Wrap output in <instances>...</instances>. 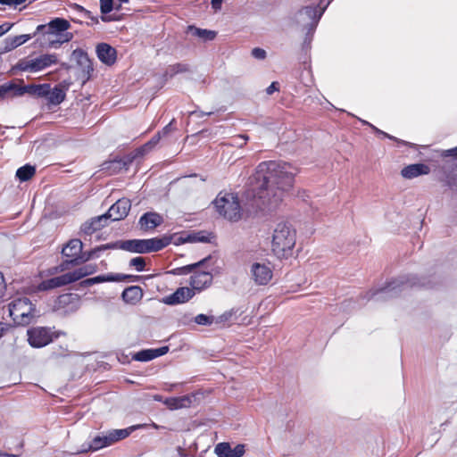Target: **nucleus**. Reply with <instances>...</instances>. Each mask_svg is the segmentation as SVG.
Wrapping results in <instances>:
<instances>
[{
    "label": "nucleus",
    "instance_id": "obj_64",
    "mask_svg": "<svg viewBox=\"0 0 457 457\" xmlns=\"http://www.w3.org/2000/svg\"><path fill=\"white\" fill-rule=\"evenodd\" d=\"M279 90V84L277 81H273L267 88L266 93L267 95H272L274 92H277Z\"/></svg>",
    "mask_w": 457,
    "mask_h": 457
},
{
    "label": "nucleus",
    "instance_id": "obj_38",
    "mask_svg": "<svg viewBox=\"0 0 457 457\" xmlns=\"http://www.w3.org/2000/svg\"><path fill=\"white\" fill-rule=\"evenodd\" d=\"M12 71H29L35 73L32 60L28 58L20 59L16 64L12 66Z\"/></svg>",
    "mask_w": 457,
    "mask_h": 457
},
{
    "label": "nucleus",
    "instance_id": "obj_32",
    "mask_svg": "<svg viewBox=\"0 0 457 457\" xmlns=\"http://www.w3.org/2000/svg\"><path fill=\"white\" fill-rule=\"evenodd\" d=\"M36 173V167L29 163L18 168L15 177L20 182H26L29 180Z\"/></svg>",
    "mask_w": 457,
    "mask_h": 457
},
{
    "label": "nucleus",
    "instance_id": "obj_20",
    "mask_svg": "<svg viewBox=\"0 0 457 457\" xmlns=\"http://www.w3.org/2000/svg\"><path fill=\"white\" fill-rule=\"evenodd\" d=\"M108 221L109 220L104 213L96 217H93L81 224L79 234L91 236L96 231L107 226Z\"/></svg>",
    "mask_w": 457,
    "mask_h": 457
},
{
    "label": "nucleus",
    "instance_id": "obj_3",
    "mask_svg": "<svg viewBox=\"0 0 457 457\" xmlns=\"http://www.w3.org/2000/svg\"><path fill=\"white\" fill-rule=\"evenodd\" d=\"M142 427L143 425H133L126 428L110 429L106 432H102L101 434L94 436L90 442L82 444L75 453L81 454L88 452H96L103 448L108 447L122 439L127 438L131 435V433Z\"/></svg>",
    "mask_w": 457,
    "mask_h": 457
},
{
    "label": "nucleus",
    "instance_id": "obj_28",
    "mask_svg": "<svg viewBox=\"0 0 457 457\" xmlns=\"http://www.w3.org/2000/svg\"><path fill=\"white\" fill-rule=\"evenodd\" d=\"M189 71L190 66L187 63L177 62L170 64L166 68L163 73L164 82H166L168 79H171L178 74L188 72Z\"/></svg>",
    "mask_w": 457,
    "mask_h": 457
},
{
    "label": "nucleus",
    "instance_id": "obj_57",
    "mask_svg": "<svg viewBox=\"0 0 457 457\" xmlns=\"http://www.w3.org/2000/svg\"><path fill=\"white\" fill-rule=\"evenodd\" d=\"M151 349H152V353H153L154 359L161 357L169 352V346H167V345L161 346L158 348H151Z\"/></svg>",
    "mask_w": 457,
    "mask_h": 457
},
{
    "label": "nucleus",
    "instance_id": "obj_5",
    "mask_svg": "<svg viewBox=\"0 0 457 457\" xmlns=\"http://www.w3.org/2000/svg\"><path fill=\"white\" fill-rule=\"evenodd\" d=\"M296 232L287 221L277 224L272 236V250L278 256H287L295 245Z\"/></svg>",
    "mask_w": 457,
    "mask_h": 457
},
{
    "label": "nucleus",
    "instance_id": "obj_44",
    "mask_svg": "<svg viewBox=\"0 0 457 457\" xmlns=\"http://www.w3.org/2000/svg\"><path fill=\"white\" fill-rule=\"evenodd\" d=\"M193 320L201 326H211L214 321V317L212 315H207L204 313H200L196 315Z\"/></svg>",
    "mask_w": 457,
    "mask_h": 457
},
{
    "label": "nucleus",
    "instance_id": "obj_63",
    "mask_svg": "<svg viewBox=\"0 0 457 457\" xmlns=\"http://www.w3.org/2000/svg\"><path fill=\"white\" fill-rule=\"evenodd\" d=\"M442 156L443 157H453L454 159H457V146L451 148V149L444 150L442 153Z\"/></svg>",
    "mask_w": 457,
    "mask_h": 457
},
{
    "label": "nucleus",
    "instance_id": "obj_16",
    "mask_svg": "<svg viewBox=\"0 0 457 457\" xmlns=\"http://www.w3.org/2000/svg\"><path fill=\"white\" fill-rule=\"evenodd\" d=\"M195 291L187 287H180L172 294L163 297L162 302L167 305H176L188 302L195 296Z\"/></svg>",
    "mask_w": 457,
    "mask_h": 457
},
{
    "label": "nucleus",
    "instance_id": "obj_31",
    "mask_svg": "<svg viewBox=\"0 0 457 457\" xmlns=\"http://www.w3.org/2000/svg\"><path fill=\"white\" fill-rule=\"evenodd\" d=\"M188 30L192 32L193 36L201 38L204 42L213 40L217 35V33L214 30L196 28L194 25H189Z\"/></svg>",
    "mask_w": 457,
    "mask_h": 457
},
{
    "label": "nucleus",
    "instance_id": "obj_26",
    "mask_svg": "<svg viewBox=\"0 0 457 457\" xmlns=\"http://www.w3.org/2000/svg\"><path fill=\"white\" fill-rule=\"evenodd\" d=\"M143 297V289L139 286H130L121 294L122 300L127 303L136 304Z\"/></svg>",
    "mask_w": 457,
    "mask_h": 457
},
{
    "label": "nucleus",
    "instance_id": "obj_2",
    "mask_svg": "<svg viewBox=\"0 0 457 457\" xmlns=\"http://www.w3.org/2000/svg\"><path fill=\"white\" fill-rule=\"evenodd\" d=\"M413 287H434V282L426 278H419L417 275H401L387 281L384 287L372 288L361 295L366 301L385 302L397 297L403 291Z\"/></svg>",
    "mask_w": 457,
    "mask_h": 457
},
{
    "label": "nucleus",
    "instance_id": "obj_9",
    "mask_svg": "<svg viewBox=\"0 0 457 457\" xmlns=\"http://www.w3.org/2000/svg\"><path fill=\"white\" fill-rule=\"evenodd\" d=\"M62 255L66 258L61 264V270H65L70 267L82 264L79 262L83 257V243L79 238L70 239L62 249Z\"/></svg>",
    "mask_w": 457,
    "mask_h": 457
},
{
    "label": "nucleus",
    "instance_id": "obj_56",
    "mask_svg": "<svg viewBox=\"0 0 457 457\" xmlns=\"http://www.w3.org/2000/svg\"><path fill=\"white\" fill-rule=\"evenodd\" d=\"M6 295V283L3 273L0 271V303L4 301Z\"/></svg>",
    "mask_w": 457,
    "mask_h": 457
},
{
    "label": "nucleus",
    "instance_id": "obj_47",
    "mask_svg": "<svg viewBox=\"0 0 457 457\" xmlns=\"http://www.w3.org/2000/svg\"><path fill=\"white\" fill-rule=\"evenodd\" d=\"M129 266L134 267L138 272L145 270V260L141 256L134 257L129 261Z\"/></svg>",
    "mask_w": 457,
    "mask_h": 457
},
{
    "label": "nucleus",
    "instance_id": "obj_6",
    "mask_svg": "<svg viewBox=\"0 0 457 457\" xmlns=\"http://www.w3.org/2000/svg\"><path fill=\"white\" fill-rule=\"evenodd\" d=\"M71 28V23L64 18H54L46 24H40L37 27L34 36L42 34L43 36H56L57 40L48 38L52 47L57 48L62 44L70 42L73 38V34L67 30Z\"/></svg>",
    "mask_w": 457,
    "mask_h": 457
},
{
    "label": "nucleus",
    "instance_id": "obj_51",
    "mask_svg": "<svg viewBox=\"0 0 457 457\" xmlns=\"http://www.w3.org/2000/svg\"><path fill=\"white\" fill-rule=\"evenodd\" d=\"M33 37H35L34 33L33 34H22V35H19V36L11 37L13 41L15 47L17 48L18 46H20L23 45L24 43H26L27 41H29Z\"/></svg>",
    "mask_w": 457,
    "mask_h": 457
},
{
    "label": "nucleus",
    "instance_id": "obj_48",
    "mask_svg": "<svg viewBox=\"0 0 457 457\" xmlns=\"http://www.w3.org/2000/svg\"><path fill=\"white\" fill-rule=\"evenodd\" d=\"M303 29L304 30H306V33H305V37H304L302 47H303V51H308L311 48V43H312L315 30H312V31L309 30V27H303Z\"/></svg>",
    "mask_w": 457,
    "mask_h": 457
},
{
    "label": "nucleus",
    "instance_id": "obj_41",
    "mask_svg": "<svg viewBox=\"0 0 457 457\" xmlns=\"http://www.w3.org/2000/svg\"><path fill=\"white\" fill-rule=\"evenodd\" d=\"M114 277L116 278L115 282H139L142 280L143 277L139 275H130V274H121V273H114Z\"/></svg>",
    "mask_w": 457,
    "mask_h": 457
},
{
    "label": "nucleus",
    "instance_id": "obj_19",
    "mask_svg": "<svg viewBox=\"0 0 457 457\" xmlns=\"http://www.w3.org/2000/svg\"><path fill=\"white\" fill-rule=\"evenodd\" d=\"M214 452L218 457H242L245 449L243 444H238L232 448L229 443L221 442L216 445Z\"/></svg>",
    "mask_w": 457,
    "mask_h": 457
},
{
    "label": "nucleus",
    "instance_id": "obj_15",
    "mask_svg": "<svg viewBox=\"0 0 457 457\" xmlns=\"http://www.w3.org/2000/svg\"><path fill=\"white\" fill-rule=\"evenodd\" d=\"M250 271L253 281L260 286L267 285L273 275L270 267L268 264L261 262H253Z\"/></svg>",
    "mask_w": 457,
    "mask_h": 457
},
{
    "label": "nucleus",
    "instance_id": "obj_13",
    "mask_svg": "<svg viewBox=\"0 0 457 457\" xmlns=\"http://www.w3.org/2000/svg\"><path fill=\"white\" fill-rule=\"evenodd\" d=\"M131 209V202L129 198L118 199L104 213L108 220L119 221L124 220Z\"/></svg>",
    "mask_w": 457,
    "mask_h": 457
},
{
    "label": "nucleus",
    "instance_id": "obj_36",
    "mask_svg": "<svg viewBox=\"0 0 457 457\" xmlns=\"http://www.w3.org/2000/svg\"><path fill=\"white\" fill-rule=\"evenodd\" d=\"M361 121L365 124V125H368L370 127H371L373 129V130L375 131V133L378 135V136H380L384 138H388L390 140H393V141H395L397 142L399 145H409L408 142L404 141V140H402V139H399L378 128H376L375 126H373L372 124H370V122L366 121V120H361Z\"/></svg>",
    "mask_w": 457,
    "mask_h": 457
},
{
    "label": "nucleus",
    "instance_id": "obj_52",
    "mask_svg": "<svg viewBox=\"0 0 457 457\" xmlns=\"http://www.w3.org/2000/svg\"><path fill=\"white\" fill-rule=\"evenodd\" d=\"M15 46L13 44V41L11 37H7L4 38L3 42V46H0V55L8 52H11L12 50L15 49Z\"/></svg>",
    "mask_w": 457,
    "mask_h": 457
},
{
    "label": "nucleus",
    "instance_id": "obj_17",
    "mask_svg": "<svg viewBox=\"0 0 457 457\" xmlns=\"http://www.w3.org/2000/svg\"><path fill=\"white\" fill-rule=\"evenodd\" d=\"M96 53L99 61L107 66H112L116 62L117 51L108 43L97 44Z\"/></svg>",
    "mask_w": 457,
    "mask_h": 457
},
{
    "label": "nucleus",
    "instance_id": "obj_62",
    "mask_svg": "<svg viewBox=\"0 0 457 457\" xmlns=\"http://www.w3.org/2000/svg\"><path fill=\"white\" fill-rule=\"evenodd\" d=\"M26 0H0L2 5L12 6L14 8L24 4Z\"/></svg>",
    "mask_w": 457,
    "mask_h": 457
},
{
    "label": "nucleus",
    "instance_id": "obj_29",
    "mask_svg": "<svg viewBox=\"0 0 457 457\" xmlns=\"http://www.w3.org/2000/svg\"><path fill=\"white\" fill-rule=\"evenodd\" d=\"M18 89V84L15 80H10L0 85V102L6 98L19 97L16 90Z\"/></svg>",
    "mask_w": 457,
    "mask_h": 457
},
{
    "label": "nucleus",
    "instance_id": "obj_21",
    "mask_svg": "<svg viewBox=\"0 0 457 457\" xmlns=\"http://www.w3.org/2000/svg\"><path fill=\"white\" fill-rule=\"evenodd\" d=\"M163 222L162 216L155 212H146L138 220L140 229L147 231L154 229Z\"/></svg>",
    "mask_w": 457,
    "mask_h": 457
},
{
    "label": "nucleus",
    "instance_id": "obj_7",
    "mask_svg": "<svg viewBox=\"0 0 457 457\" xmlns=\"http://www.w3.org/2000/svg\"><path fill=\"white\" fill-rule=\"evenodd\" d=\"M212 204L219 214L225 219L230 221L241 219V206L237 194L220 192Z\"/></svg>",
    "mask_w": 457,
    "mask_h": 457
},
{
    "label": "nucleus",
    "instance_id": "obj_8",
    "mask_svg": "<svg viewBox=\"0 0 457 457\" xmlns=\"http://www.w3.org/2000/svg\"><path fill=\"white\" fill-rule=\"evenodd\" d=\"M9 313L20 325H28L33 318L37 316L36 305L26 296L13 299L9 303Z\"/></svg>",
    "mask_w": 457,
    "mask_h": 457
},
{
    "label": "nucleus",
    "instance_id": "obj_45",
    "mask_svg": "<svg viewBox=\"0 0 457 457\" xmlns=\"http://www.w3.org/2000/svg\"><path fill=\"white\" fill-rule=\"evenodd\" d=\"M162 237H171L170 244H174L175 245H180L185 243H191V240H192V238L190 237V234H187L186 237H184L182 235H177V234L163 235Z\"/></svg>",
    "mask_w": 457,
    "mask_h": 457
},
{
    "label": "nucleus",
    "instance_id": "obj_4",
    "mask_svg": "<svg viewBox=\"0 0 457 457\" xmlns=\"http://www.w3.org/2000/svg\"><path fill=\"white\" fill-rule=\"evenodd\" d=\"M117 249L135 253H149L162 250L171 243V237L117 240Z\"/></svg>",
    "mask_w": 457,
    "mask_h": 457
},
{
    "label": "nucleus",
    "instance_id": "obj_11",
    "mask_svg": "<svg viewBox=\"0 0 457 457\" xmlns=\"http://www.w3.org/2000/svg\"><path fill=\"white\" fill-rule=\"evenodd\" d=\"M27 336L29 345L34 348L44 347L53 341L51 329L46 327L29 328Z\"/></svg>",
    "mask_w": 457,
    "mask_h": 457
},
{
    "label": "nucleus",
    "instance_id": "obj_33",
    "mask_svg": "<svg viewBox=\"0 0 457 457\" xmlns=\"http://www.w3.org/2000/svg\"><path fill=\"white\" fill-rule=\"evenodd\" d=\"M63 286H65L64 281H63V278H62V275H60V276L53 277L48 279L43 280L38 285V289L41 291H47V290L54 289V288L61 287Z\"/></svg>",
    "mask_w": 457,
    "mask_h": 457
},
{
    "label": "nucleus",
    "instance_id": "obj_37",
    "mask_svg": "<svg viewBox=\"0 0 457 457\" xmlns=\"http://www.w3.org/2000/svg\"><path fill=\"white\" fill-rule=\"evenodd\" d=\"M62 278H63L64 285H68L73 282H76L84 278L82 270L80 268L76 269L72 271L66 272L62 274Z\"/></svg>",
    "mask_w": 457,
    "mask_h": 457
},
{
    "label": "nucleus",
    "instance_id": "obj_34",
    "mask_svg": "<svg viewBox=\"0 0 457 457\" xmlns=\"http://www.w3.org/2000/svg\"><path fill=\"white\" fill-rule=\"evenodd\" d=\"M144 154L141 150L137 147L134 151L125 154L122 157H119L118 159L120 162H117L119 165H122L125 168V170L129 169V167L138 158L143 157Z\"/></svg>",
    "mask_w": 457,
    "mask_h": 457
},
{
    "label": "nucleus",
    "instance_id": "obj_42",
    "mask_svg": "<svg viewBox=\"0 0 457 457\" xmlns=\"http://www.w3.org/2000/svg\"><path fill=\"white\" fill-rule=\"evenodd\" d=\"M36 87H37V84H34V83L27 84V85H19L18 84V89L16 90V92L19 95V97L22 96L25 94H28L34 97Z\"/></svg>",
    "mask_w": 457,
    "mask_h": 457
},
{
    "label": "nucleus",
    "instance_id": "obj_35",
    "mask_svg": "<svg viewBox=\"0 0 457 457\" xmlns=\"http://www.w3.org/2000/svg\"><path fill=\"white\" fill-rule=\"evenodd\" d=\"M116 162H120L118 157L103 162L101 165V170L107 171L109 172V174L112 175L119 173L122 170H125V168L122 165H119Z\"/></svg>",
    "mask_w": 457,
    "mask_h": 457
},
{
    "label": "nucleus",
    "instance_id": "obj_10",
    "mask_svg": "<svg viewBox=\"0 0 457 457\" xmlns=\"http://www.w3.org/2000/svg\"><path fill=\"white\" fill-rule=\"evenodd\" d=\"M79 308V299L75 294H63L54 301V310L61 315L77 312Z\"/></svg>",
    "mask_w": 457,
    "mask_h": 457
},
{
    "label": "nucleus",
    "instance_id": "obj_59",
    "mask_svg": "<svg viewBox=\"0 0 457 457\" xmlns=\"http://www.w3.org/2000/svg\"><path fill=\"white\" fill-rule=\"evenodd\" d=\"M266 51L260 47H254L252 50V56L257 60H263L266 58Z\"/></svg>",
    "mask_w": 457,
    "mask_h": 457
},
{
    "label": "nucleus",
    "instance_id": "obj_50",
    "mask_svg": "<svg viewBox=\"0 0 457 457\" xmlns=\"http://www.w3.org/2000/svg\"><path fill=\"white\" fill-rule=\"evenodd\" d=\"M102 14H109L114 9L113 0H99Z\"/></svg>",
    "mask_w": 457,
    "mask_h": 457
},
{
    "label": "nucleus",
    "instance_id": "obj_25",
    "mask_svg": "<svg viewBox=\"0 0 457 457\" xmlns=\"http://www.w3.org/2000/svg\"><path fill=\"white\" fill-rule=\"evenodd\" d=\"M114 249H117L116 241L110 242V243H107L104 245H97L95 248H92L88 251L83 252V257H82V259L80 258V260L79 262H82V263H85L92 259L98 258L99 253L101 252H104L106 250H114Z\"/></svg>",
    "mask_w": 457,
    "mask_h": 457
},
{
    "label": "nucleus",
    "instance_id": "obj_23",
    "mask_svg": "<svg viewBox=\"0 0 457 457\" xmlns=\"http://www.w3.org/2000/svg\"><path fill=\"white\" fill-rule=\"evenodd\" d=\"M430 171L429 167L427 164L424 163H413L405 166L401 170V175L404 179H414L416 177H419L420 175H426L428 174Z\"/></svg>",
    "mask_w": 457,
    "mask_h": 457
},
{
    "label": "nucleus",
    "instance_id": "obj_22",
    "mask_svg": "<svg viewBox=\"0 0 457 457\" xmlns=\"http://www.w3.org/2000/svg\"><path fill=\"white\" fill-rule=\"evenodd\" d=\"M66 90L61 84L50 87L49 92L45 97L48 109L60 105L66 98Z\"/></svg>",
    "mask_w": 457,
    "mask_h": 457
},
{
    "label": "nucleus",
    "instance_id": "obj_27",
    "mask_svg": "<svg viewBox=\"0 0 457 457\" xmlns=\"http://www.w3.org/2000/svg\"><path fill=\"white\" fill-rule=\"evenodd\" d=\"M68 12L70 13L69 17L71 21L79 24H82L80 18H87L90 16V11L75 3L68 5Z\"/></svg>",
    "mask_w": 457,
    "mask_h": 457
},
{
    "label": "nucleus",
    "instance_id": "obj_54",
    "mask_svg": "<svg viewBox=\"0 0 457 457\" xmlns=\"http://www.w3.org/2000/svg\"><path fill=\"white\" fill-rule=\"evenodd\" d=\"M248 136L245 134L237 135L235 137H233V145L237 147H242L244 145L246 144L248 140Z\"/></svg>",
    "mask_w": 457,
    "mask_h": 457
},
{
    "label": "nucleus",
    "instance_id": "obj_39",
    "mask_svg": "<svg viewBox=\"0 0 457 457\" xmlns=\"http://www.w3.org/2000/svg\"><path fill=\"white\" fill-rule=\"evenodd\" d=\"M161 138V133H156L149 141H147L145 144H144L138 148L145 155L156 146V145L160 142Z\"/></svg>",
    "mask_w": 457,
    "mask_h": 457
},
{
    "label": "nucleus",
    "instance_id": "obj_61",
    "mask_svg": "<svg viewBox=\"0 0 457 457\" xmlns=\"http://www.w3.org/2000/svg\"><path fill=\"white\" fill-rule=\"evenodd\" d=\"M190 237L192 238L191 243H195V242L209 243L210 242L208 237L201 235V233L190 234Z\"/></svg>",
    "mask_w": 457,
    "mask_h": 457
},
{
    "label": "nucleus",
    "instance_id": "obj_43",
    "mask_svg": "<svg viewBox=\"0 0 457 457\" xmlns=\"http://www.w3.org/2000/svg\"><path fill=\"white\" fill-rule=\"evenodd\" d=\"M192 272L193 273L195 272L192 263L185 265V266L178 267V268L172 269L168 271L169 274H171L174 276H183V275H187Z\"/></svg>",
    "mask_w": 457,
    "mask_h": 457
},
{
    "label": "nucleus",
    "instance_id": "obj_30",
    "mask_svg": "<svg viewBox=\"0 0 457 457\" xmlns=\"http://www.w3.org/2000/svg\"><path fill=\"white\" fill-rule=\"evenodd\" d=\"M115 279L116 278L114 277V273L102 274L93 278H86L80 281L79 285L82 287H87L99 283L115 282Z\"/></svg>",
    "mask_w": 457,
    "mask_h": 457
},
{
    "label": "nucleus",
    "instance_id": "obj_24",
    "mask_svg": "<svg viewBox=\"0 0 457 457\" xmlns=\"http://www.w3.org/2000/svg\"><path fill=\"white\" fill-rule=\"evenodd\" d=\"M31 60L33 62L34 72L41 71L53 64H56L58 62L55 54H44Z\"/></svg>",
    "mask_w": 457,
    "mask_h": 457
},
{
    "label": "nucleus",
    "instance_id": "obj_53",
    "mask_svg": "<svg viewBox=\"0 0 457 457\" xmlns=\"http://www.w3.org/2000/svg\"><path fill=\"white\" fill-rule=\"evenodd\" d=\"M331 2L329 0H320L315 6H317V10L319 11L318 19H321L327 8L329 6Z\"/></svg>",
    "mask_w": 457,
    "mask_h": 457
},
{
    "label": "nucleus",
    "instance_id": "obj_49",
    "mask_svg": "<svg viewBox=\"0 0 457 457\" xmlns=\"http://www.w3.org/2000/svg\"><path fill=\"white\" fill-rule=\"evenodd\" d=\"M445 185L453 191H457V173L447 174L445 179Z\"/></svg>",
    "mask_w": 457,
    "mask_h": 457
},
{
    "label": "nucleus",
    "instance_id": "obj_58",
    "mask_svg": "<svg viewBox=\"0 0 457 457\" xmlns=\"http://www.w3.org/2000/svg\"><path fill=\"white\" fill-rule=\"evenodd\" d=\"M212 259V256L211 254H209L208 256L203 258L202 260H200L195 263H192L194 271H196V270L201 267H206Z\"/></svg>",
    "mask_w": 457,
    "mask_h": 457
},
{
    "label": "nucleus",
    "instance_id": "obj_55",
    "mask_svg": "<svg viewBox=\"0 0 457 457\" xmlns=\"http://www.w3.org/2000/svg\"><path fill=\"white\" fill-rule=\"evenodd\" d=\"M181 402H182V399H179L177 397H171V398H168L165 401V404H167L170 407V409L173 410V409L180 408L182 406Z\"/></svg>",
    "mask_w": 457,
    "mask_h": 457
},
{
    "label": "nucleus",
    "instance_id": "obj_40",
    "mask_svg": "<svg viewBox=\"0 0 457 457\" xmlns=\"http://www.w3.org/2000/svg\"><path fill=\"white\" fill-rule=\"evenodd\" d=\"M132 360L137 361H142V362H145V361L154 360L152 349L151 348L150 349H143V350H140V351L135 353L132 355Z\"/></svg>",
    "mask_w": 457,
    "mask_h": 457
},
{
    "label": "nucleus",
    "instance_id": "obj_60",
    "mask_svg": "<svg viewBox=\"0 0 457 457\" xmlns=\"http://www.w3.org/2000/svg\"><path fill=\"white\" fill-rule=\"evenodd\" d=\"M79 268L82 270L84 278L91 274H94L96 271V264H87Z\"/></svg>",
    "mask_w": 457,
    "mask_h": 457
},
{
    "label": "nucleus",
    "instance_id": "obj_1",
    "mask_svg": "<svg viewBox=\"0 0 457 457\" xmlns=\"http://www.w3.org/2000/svg\"><path fill=\"white\" fill-rule=\"evenodd\" d=\"M298 170L292 164L282 161L261 162L252 177L254 197L262 202L261 208L271 211L283 200L295 182Z\"/></svg>",
    "mask_w": 457,
    "mask_h": 457
},
{
    "label": "nucleus",
    "instance_id": "obj_46",
    "mask_svg": "<svg viewBox=\"0 0 457 457\" xmlns=\"http://www.w3.org/2000/svg\"><path fill=\"white\" fill-rule=\"evenodd\" d=\"M50 89V84L49 83H43V84H37V87L35 88V98H45L46 95L48 94Z\"/></svg>",
    "mask_w": 457,
    "mask_h": 457
},
{
    "label": "nucleus",
    "instance_id": "obj_12",
    "mask_svg": "<svg viewBox=\"0 0 457 457\" xmlns=\"http://www.w3.org/2000/svg\"><path fill=\"white\" fill-rule=\"evenodd\" d=\"M319 11L315 4L303 7L296 13V23L303 27H309V30H316L320 19H318Z\"/></svg>",
    "mask_w": 457,
    "mask_h": 457
},
{
    "label": "nucleus",
    "instance_id": "obj_14",
    "mask_svg": "<svg viewBox=\"0 0 457 457\" xmlns=\"http://www.w3.org/2000/svg\"><path fill=\"white\" fill-rule=\"evenodd\" d=\"M72 59H74L78 66L82 70L83 72V84L89 80L94 71L93 62L88 57L86 51L81 48H76L71 54Z\"/></svg>",
    "mask_w": 457,
    "mask_h": 457
},
{
    "label": "nucleus",
    "instance_id": "obj_18",
    "mask_svg": "<svg viewBox=\"0 0 457 457\" xmlns=\"http://www.w3.org/2000/svg\"><path fill=\"white\" fill-rule=\"evenodd\" d=\"M212 279L211 271H195L190 277L189 285L195 292H201L212 285Z\"/></svg>",
    "mask_w": 457,
    "mask_h": 457
}]
</instances>
